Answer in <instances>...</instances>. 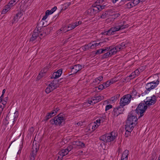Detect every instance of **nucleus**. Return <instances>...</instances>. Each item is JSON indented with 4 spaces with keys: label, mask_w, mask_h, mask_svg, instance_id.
I'll return each mask as SVG.
<instances>
[{
    "label": "nucleus",
    "mask_w": 160,
    "mask_h": 160,
    "mask_svg": "<svg viewBox=\"0 0 160 160\" xmlns=\"http://www.w3.org/2000/svg\"><path fill=\"white\" fill-rule=\"evenodd\" d=\"M21 16V12H19L18 13L16 14L12 20V23H13L15 22H17L18 21V17H20Z\"/></svg>",
    "instance_id": "412c9836"
},
{
    "label": "nucleus",
    "mask_w": 160,
    "mask_h": 160,
    "mask_svg": "<svg viewBox=\"0 0 160 160\" xmlns=\"http://www.w3.org/2000/svg\"><path fill=\"white\" fill-rule=\"evenodd\" d=\"M157 100L156 97L153 95L152 97H151V99H149V100H147L144 102H145L146 104L148 106H150L151 105L154 104Z\"/></svg>",
    "instance_id": "4468645a"
},
{
    "label": "nucleus",
    "mask_w": 160,
    "mask_h": 160,
    "mask_svg": "<svg viewBox=\"0 0 160 160\" xmlns=\"http://www.w3.org/2000/svg\"><path fill=\"white\" fill-rule=\"evenodd\" d=\"M117 133H116L114 132H112L104 134L101 136L99 139L104 142H110L114 141L117 137Z\"/></svg>",
    "instance_id": "f03ea898"
},
{
    "label": "nucleus",
    "mask_w": 160,
    "mask_h": 160,
    "mask_svg": "<svg viewBox=\"0 0 160 160\" xmlns=\"http://www.w3.org/2000/svg\"><path fill=\"white\" fill-rule=\"evenodd\" d=\"M57 7L56 6H54L53 8L50 10H47L46 12L48 14V15L52 14L57 9Z\"/></svg>",
    "instance_id": "a878e982"
},
{
    "label": "nucleus",
    "mask_w": 160,
    "mask_h": 160,
    "mask_svg": "<svg viewBox=\"0 0 160 160\" xmlns=\"http://www.w3.org/2000/svg\"><path fill=\"white\" fill-rule=\"evenodd\" d=\"M97 78L98 80V81H99V82H100V81H101L102 80L103 77L102 76H100L98 77Z\"/></svg>",
    "instance_id": "e2e57ef3"
},
{
    "label": "nucleus",
    "mask_w": 160,
    "mask_h": 160,
    "mask_svg": "<svg viewBox=\"0 0 160 160\" xmlns=\"http://www.w3.org/2000/svg\"><path fill=\"white\" fill-rule=\"evenodd\" d=\"M104 98V97L103 96H95L92 98V100L94 101V103H96L101 101Z\"/></svg>",
    "instance_id": "dca6fc26"
},
{
    "label": "nucleus",
    "mask_w": 160,
    "mask_h": 160,
    "mask_svg": "<svg viewBox=\"0 0 160 160\" xmlns=\"http://www.w3.org/2000/svg\"><path fill=\"white\" fill-rule=\"evenodd\" d=\"M128 26V24L124 25L123 24L122 25H119L117 26V27H112L111 28L112 32H113V34L115 33V32L116 31H118L120 30L123 29L124 28H127Z\"/></svg>",
    "instance_id": "ddd939ff"
},
{
    "label": "nucleus",
    "mask_w": 160,
    "mask_h": 160,
    "mask_svg": "<svg viewBox=\"0 0 160 160\" xmlns=\"http://www.w3.org/2000/svg\"><path fill=\"white\" fill-rule=\"evenodd\" d=\"M110 100H111V101H112L113 102H115L116 101V99L115 98V97H114V96L113 97H112L111 98Z\"/></svg>",
    "instance_id": "0e129e2a"
},
{
    "label": "nucleus",
    "mask_w": 160,
    "mask_h": 160,
    "mask_svg": "<svg viewBox=\"0 0 160 160\" xmlns=\"http://www.w3.org/2000/svg\"><path fill=\"white\" fill-rule=\"evenodd\" d=\"M100 122L103 123L105 121V118L103 117H100L99 118Z\"/></svg>",
    "instance_id": "5fc2aeb1"
},
{
    "label": "nucleus",
    "mask_w": 160,
    "mask_h": 160,
    "mask_svg": "<svg viewBox=\"0 0 160 160\" xmlns=\"http://www.w3.org/2000/svg\"><path fill=\"white\" fill-rule=\"evenodd\" d=\"M73 148V147L72 145H70L69 146H68L66 148V149L68 150V152L70 151H71Z\"/></svg>",
    "instance_id": "3c124183"
},
{
    "label": "nucleus",
    "mask_w": 160,
    "mask_h": 160,
    "mask_svg": "<svg viewBox=\"0 0 160 160\" xmlns=\"http://www.w3.org/2000/svg\"><path fill=\"white\" fill-rule=\"evenodd\" d=\"M159 83V81L158 79L156 81H153L147 83L146 86L147 90L150 91L154 88Z\"/></svg>",
    "instance_id": "1a4fd4ad"
},
{
    "label": "nucleus",
    "mask_w": 160,
    "mask_h": 160,
    "mask_svg": "<svg viewBox=\"0 0 160 160\" xmlns=\"http://www.w3.org/2000/svg\"><path fill=\"white\" fill-rule=\"evenodd\" d=\"M102 35H108V32L107 31H105L103 32H102Z\"/></svg>",
    "instance_id": "69168bd1"
},
{
    "label": "nucleus",
    "mask_w": 160,
    "mask_h": 160,
    "mask_svg": "<svg viewBox=\"0 0 160 160\" xmlns=\"http://www.w3.org/2000/svg\"><path fill=\"white\" fill-rule=\"evenodd\" d=\"M56 72L58 74V76L60 77L62 73V69H60L58 70Z\"/></svg>",
    "instance_id": "a19ab883"
},
{
    "label": "nucleus",
    "mask_w": 160,
    "mask_h": 160,
    "mask_svg": "<svg viewBox=\"0 0 160 160\" xmlns=\"http://www.w3.org/2000/svg\"><path fill=\"white\" fill-rule=\"evenodd\" d=\"M72 26H73V28H75L77 26H78V23L77 22H75L73 23H72Z\"/></svg>",
    "instance_id": "052dcab7"
},
{
    "label": "nucleus",
    "mask_w": 160,
    "mask_h": 160,
    "mask_svg": "<svg viewBox=\"0 0 160 160\" xmlns=\"http://www.w3.org/2000/svg\"><path fill=\"white\" fill-rule=\"evenodd\" d=\"M104 0H97L93 4H95V6L96 5H98V4L102 3L103 2Z\"/></svg>",
    "instance_id": "f704fd0d"
},
{
    "label": "nucleus",
    "mask_w": 160,
    "mask_h": 160,
    "mask_svg": "<svg viewBox=\"0 0 160 160\" xmlns=\"http://www.w3.org/2000/svg\"><path fill=\"white\" fill-rule=\"evenodd\" d=\"M75 144L77 146H79L80 148H83L85 147V144L82 142L80 141H77L75 142Z\"/></svg>",
    "instance_id": "b1692460"
},
{
    "label": "nucleus",
    "mask_w": 160,
    "mask_h": 160,
    "mask_svg": "<svg viewBox=\"0 0 160 160\" xmlns=\"http://www.w3.org/2000/svg\"><path fill=\"white\" fill-rule=\"evenodd\" d=\"M111 48L110 47H106L105 48H104L103 49L104 50V52H105L108 51L109 49Z\"/></svg>",
    "instance_id": "8fccbe9b"
},
{
    "label": "nucleus",
    "mask_w": 160,
    "mask_h": 160,
    "mask_svg": "<svg viewBox=\"0 0 160 160\" xmlns=\"http://www.w3.org/2000/svg\"><path fill=\"white\" fill-rule=\"evenodd\" d=\"M128 154L129 151L127 150H125L122 154L121 160H128Z\"/></svg>",
    "instance_id": "6ab92c4d"
},
{
    "label": "nucleus",
    "mask_w": 160,
    "mask_h": 160,
    "mask_svg": "<svg viewBox=\"0 0 160 160\" xmlns=\"http://www.w3.org/2000/svg\"><path fill=\"white\" fill-rule=\"evenodd\" d=\"M140 2H141L140 0H133L132 3L133 4V5H134V6H135L137 5Z\"/></svg>",
    "instance_id": "c9c22d12"
},
{
    "label": "nucleus",
    "mask_w": 160,
    "mask_h": 160,
    "mask_svg": "<svg viewBox=\"0 0 160 160\" xmlns=\"http://www.w3.org/2000/svg\"><path fill=\"white\" fill-rule=\"evenodd\" d=\"M120 96V95L119 94H117L115 96H114V97H115V99L117 100L118 99Z\"/></svg>",
    "instance_id": "680f3d73"
},
{
    "label": "nucleus",
    "mask_w": 160,
    "mask_h": 160,
    "mask_svg": "<svg viewBox=\"0 0 160 160\" xmlns=\"http://www.w3.org/2000/svg\"><path fill=\"white\" fill-rule=\"evenodd\" d=\"M38 36H39L38 32L34 31L30 39V41L33 42L37 38Z\"/></svg>",
    "instance_id": "aec40b11"
},
{
    "label": "nucleus",
    "mask_w": 160,
    "mask_h": 160,
    "mask_svg": "<svg viewBox=\"0 0 160 160\" xmlns=\"http://www.w3.org/2000/svg\"><path fill=\"white\" fill-rule=\"evenodd\" d=\"M107 31L108 32V35H111L114 34L113 32H112L111 28L109 30H108Z\"/></svg>",
    "instance_id": "864d4df0"
},
{
    "label": "nucleus",
    "mask_w": 160,
    "mask_h": 160,
    "mask_svg": "<svg viewBox=\"0 0 160 160\" xmlns=\"http://www.w3.org/2000/svg\"><path fill=\"white\" fill-rule=\"evenodd\" d=\"M134 73L136 74V75L138 76L140 73V70L138 69H136L134 71Z\"/></svg>",
    "instance_id": "6e6d98bb"
},
{
    "label": "nucleus",
    "mask_w": 160,
    "mask_h": 160,
    "mask_svg": "<svg viewBox=\"0 0 160 160\" xmlns=\"http://www.w3.org/2000/svg\"><path fill=\"white\" fill-rule=\"evenodd\" d=\"M94 101L92 100V98H91V100H88V102L89 104H95V103H93Z\"/></svg>",
    "instance_id": "4d7b16f0"
},
{
    "label": "nucleus",
    "mask_w": 160,
    "mask_h": 160,
    "mask_svg": "<svg viewBox=\"0 0 160 160\" xmlns=\"http://www.w3.org/2000/svg\"><path fill=\"white\" fill-rule=\"evenodd\" d=\"M110 82V84H111L114 83V82H116L117 80H115V78H113L110 79V80H109Z\"/></svg>",
    "instance_id": "09e8293b"
},
{
    "label": "nucleus",
    "mask_w": 160,
    "mask_h": 160,
    "mask_svg": "<svg viewBox=\"0 0 160 160\" xmlns=\"http://www.w3.org/2000/svg\"><path fill=\"white\" fill-rule=\"evenodd\" d=\"M37 154V153H36V152H34V150H32L31 153L30 157L35 158L36 155Z\"/></svg>",
    "instance_id": "72a5a7b5"
},
{
    "label": "nucleus",
    "mask_w": 160,
    "mask_h": 160,
    "mask_svg": "<svg viewBox=\"0 0 160 160\" xmlns=\"http://www.w3.org/2000/svg\"><path fill=\"white\" fill-rule=\"evenodd\" d=\"M90 48L89 46V44L88 45H85L84 47H83V49L84 51H86L87 49Z\"/></svg>",
    "instance_id": "c03bdc74"
},
{
    "label": "nucleus",
    "mask_w": 160,
    "mask_h": 160,
    "mask_svg": "<svg viewBox=\"0 0 160 160\" xmlns=\"http://www.w3.org/2000/svg\"><path fill=\"white\" fill-rule=\"evenodd\" d=\"M47 71L46 69H44V70H42L38 76L37 78L38 79H40L41 77H42L44 76V74Z\"/></svg>",
    "instance_id": "5701e85b"
},
{
    "label": "nucleus",
    "mask_w": 160,
    "mask_h": 160,
    "mask_svg": "<svg viewBox=\"0 0 160 160\" xmlns=\"http://www.w3.org/2000/svg\"><path fill=\"white\" fill-rule=\"evenodd\" d=\"M136 76V74L134 73V72L132 73L129 75V77L132 78H134Z\"/></svg>",
    "instance_id": "de8ad7c7"
},
{
    "label": "nucleus",
    "mask_w": 160,
    "mask_h": 160,
    "mask_svg": "<svg viewBox=\"0 0 160 160\" xmlns=\"http://www.w3.org/2000/svg\"><path fill=\"white\" fill-rule=\"evenodd\" d=\"M95 5V4H93L92 7L87 10V13L88 15L93 17L98 12V8Z\"/></svg>",
    "instance_id": "9d476101"
},
{
    "label": "nucleus",
    "mask_w": 160,
    "mask_h": 160,
    "mask_svg": "<svg viewBox=\"0 0 160 160\" xmlns=\"http://www.w3.org/2000/svg\"><path fill=\"white\" fill-rule=\"evenodd\" d=\"M19 1V0H11L8 3L9 5L10 4L11 6H13L18 2Z\"/></svg>",
    "instance_id": "c756f323"
},
{
    "label": "nucleus",
    "mask_w": 160,
    "mask_h": 160,
    "mask_svg": "<svg viewBox=\"0 0 160 160\" xmlns=\"http://www.w3.org/2000/svg\"><path fill=\"white\" fill-rule=\"evenodd\" d=\"M53 90L49 86H48L45 90V92L47 93H49Z\"/></svg>",
    "instance_id": "7c9ffc66"
},
{
    "label": "nucleus",
    "mask_w": 160,
    "mask_h": 160,
    "mask_svg": "<svg viewBox=\"0 0 160 160\" xmlns=\"http://www.w3.org/2000/svg\"><path fill=\"white\" fill-rule=\"evenodd\" d=\"M54 111H52L51 112L48 113L47 115L45 117L44 119L42 120V121H47L49 119L52 117H53L55 115Z\"/></svg>",
    "instance_id": "f3484780"
},
{
    "label": "nucleus",
    "mask_w": 160,
    "mask_h": 160,
    "mask_svg": "<svg viewBox=\"0 0 160 160\" xmlns=\"http://www.w3.org/2000/svg\"><path fill=\"white\" fill-rule=\"evenodd\" d=\"M96 6L97 8H98V11L99 12L102 10L105 9L106 7V5H104V4L102 5H96Z\"/></svg>",
    "instance_id": "bb28decb"
},
{
    "label": "nucleus",
    "mask_w": 160,
    "mask_h": 160,
    "mask_svg": "<svg viewBox=\"0 0 160 160\" xmlns=\"http://www.w3.org/2000/svg\"><path fill=\"white\" fill-rule=\"evenodd\" d=\"M99 83V82H98V80L97 78L95 79L94 81L93 82V84L95 85L97 84H98Z\"/></svg>",
    "instance_id": "603ef678"
},
{
    "label": "nucleus",
    "mask_w": 160,
    "mask_h": 160,
    "mask_svg": "<svg viewBox=\"0 0 160 160\" xmlns=\"http://www.w3.org/2000/svg\"><path fill=\"white\" fill-rule=\"evenodd\" d=\"M147 108V105L146 104L145 102H141L137 107L135 110L136 112L138 114H140L138 118L142 117L143 115V113L146 110Z\"/></svg>",
    "instance_id": "20e7f679"
},
{
    "label": "nucleus",
    "mask_w": 160,
    "mask_h": 160,
    "mask_svg": "<svg viewBox=\"0 0 160 160\" xmlns=\"http://www.w3.org/2000/svg\"><path fill=\"white\" fill-rule=\"evenodd\" d=\"M39 33V36H43L44 37L47 34L44 31L42 32H39V33Z\"/></svg>",
    "instance_id": "49530a36"
},
{
    "label": "nucleus",
    "mask_w": 160,
    "mask_h": 160,
    "mask_svg": "<svg viewBox=\"0 0 160 160\" xmlns=\"http://www.w3.org/2000/svg\"><path fill=\"white\" fill-rule=\"evenodd\" d=\"M74 28H73V26H72V24H69L68 27H65L63 28H61L60 29V30L61 31H62L63 33H65L70 31V30L73 29Z\"/></svg>",
    "instance_id": "2eb2a0df"
},
{
    "label": "nucleus",
    "mask_w": 160,
    "mask_h": 160,
    "mask_svg": "<svg viewBox=\"0 0 160 160\" xmlns=\"http://www.w3.org/2000/svg\"><path fill=\"white\" fill-rule=\"evenodd\" d=\"M48 15V14L45 12V15L43 17L42 20H45L47 18Z\"/></svg>",
    "instance_id": "13d9d810"
},
{
    "label": "nucleus",
    "mask_w": 160,
    "mask_h": 160,
    "mask_svg": "<svg viewBox=\"0 0 160 160\" xmlns=\"http://www.w3.org/2000/svg\"><path fill=\"white\" fill-rule=\"evenodd\" d=\"M112 56L110 52H106L102 56V58H107L108 57H110Z\"/></svg>",
    "instance_id": "c85d7f7f"
},
{
    "label": "nucleus",
    "mask_w": 160,
    "mask_h": 160,
    "mask_svg": "<svg viewBox=\"0 0 160 160\" xmlns=\"http://www.w3.org/2000/svg\"><path fill=\"white\" fill-rule=\"evenodd\" d=\"M8 11H7V10H6V9L4 8L2 10V14H5Z\"/></svg>",
    "instance_id": "338daca9"
},
{
    "label": "nucleus",
    "mask_w": 160,
    "mask_h": 160,
    "mask_svg": "<svg viewBox=\"0 0 160 160\" xmlns=\"http://www.w3.org/2000/svg\"><path fill=\"white\" fill-rule=\"evenodd\" d=\"M18 114V112H15L14 113V114H16L15 116L10 115L9 116H7L5 120V121H6V122H5V124L7 125L9 123H12V125H13L16 121L17 120L18 115H17V116H16Z\"/></svg>",
    "instance_id": "0eeeda50"
},
{
    "label": "nucleus",
    "mask_w": 160,
    "mask_h": 160,
    "mask_svg": "<svg viewBox=\"0 0 160 160\" xmlns=\"http://www.w3.org/2000/svg\"><path fill=\"white\" fill-rule=\"evenodd\" d=\"M82 66L79 64L75 65L72 67L71 68V72L72 73L69 74V75H71L76 74L77 73H79L80 71L82 69Z\"/></svg>",
    "instance_id": "9b49d317"
},
{
    "label": "nucleus",
    "mask_w": 160,
    "mask_h": 160,
    "mask_svg": "<svg viewBox=\"0 0 160 160\" xmlns=\"http://www.w3.org/2000/svg\"><path fill=\"white\" fill-rule=\"evenodd\" d=\"M112 106L111 105H107L106 106L105 108V110L106 111L109 110L110 108H112Z\"/></svg>",
    "instance_id": "a18cd8bd"
},
{
    "label": "nucleus",
    "mask_w": 160,
    "mask_h": 160,
    "mask_svg": "<svg viewBox=\"0 0 160 160\" xmlns=\"http://www.w3.org/2000/svg\"><path fill=\"white\" fill-rule=\"evenodd\" d=\"M63 78H61L59 79L54 80L51 82L49 85L54 90L57 87V84L59 82H61L63 81Z\"/></svg>",
    "instance_id": "f8f14e48"
},
{
    "label": "nucleus",
    "mask_w": 160,
    "mask_h": 160,
    "mask_svg": "<svg viewBox=\"0 0 160 160\" xmlns=\"http://www.w3.org/2000/svg\"><path fill=\"white\" fill-rule=\"evenodd\" d=\"M137 92L136 90L134 88L133 89L132 91L131 92L129 95H131V98L133 99V98H135V96L137 95Z\"/></svg>",
    "instance_id": "cd10ccee"
},
{
    "label": "nucleus",
    "mask_w": 160,
    "mask_h": 160,
    "mask_svg": "<svg viewBox=\"0 0 160 160\" xmlns=\"http://www.w3.org/2000/svg\"><path fill=\"white\" fill-rule=\"evenodd\" d=\"M68 152H69L66 148L65 149L62 150L59 152V153L61 156L63 157L64 156L67 155L68 153Z\"/></svg>",
    "instance_id": "4be33fe9"
},
{
    "label": "nucleus",
    "mask_w": 160,
    "mask_h": 160,
    "mask_svg": "<svg viewBox=\"0 0 160 160\" xmlns=\"http://www.w3.org/2000/svg\"><path fill=\"white\" fill-rule=\"evenodd\" d=\"M127 44L124 42L117 45L115 48H111L109 52L112 55L115 54L117 52L125 48Z\"/></svg>",
    "instance_id": "39448f33"
},
{
    "label": "nucleus",
    "mask_w": 160,
    "mask_h": 160,
    "mask_svg": "<svg viewBox=\"0 0 160 160\" xmlns=\"http://www.w3.org/2000/svg\"><path fill=\"white\" fill-rule=\"evenodd\" d=\"M108 12L106 11L105 12H103L101 15L100 18L104 19L108 17Z\"/></svg>",
    "instance_id": "393cba45"
},
{
    "label": "nucleus",
    "mask_w": 160,
    "mask_h": 160,
    "mask_svg": "<svg viewBox=\"0 0 160 160\" xmlns=\"http://www.w3.org/2000/svg\"><path fill=\"white\" fill-rule=\"evenodd\" d=\"M137 117L133 115L132 112H130L128 115L125 125V130L128 131L129 134L134 128V127L137 124Z\"/></svg>",
    "instance_id": "f257e3e1"
},
{
    "label": "nucleus",
    "mask_w": 160,
    "mask_h": 160,
    "mask_svg": "<svg viewBox=\"0 0 160 160\" xmlns=\"http://www.w3.org/2000/svg\"><path fill=\"white\" fill-rule=\"evenodd\" d=\"M102 43V42H100L97 43L95 41H93L92 42H91L89 43V46L90 48H93L99 45L101 46V44Z\"/></svg>",
    "instance_id": "a211bd4d"
},
{
    "label": "nucleus",
    "mask_w": 160,
    "mask_h": 160,
    "mask_svg": "<svg viewBox=\"0 0 160 160\" xmlns=\"http://www.w3.org/2000/svg\"><path fill=\"white\" fill-rule=\"evenodd\" d=\"M103 53H104V50L103 49H100L96 51L95 54H99Z\"/></svg>",
    "instance_id": "473e14b6"
},
{
    "label": "nucleus",
    "mask_w": 160,
    "mask_h": 160,
    "mask_svg": "<svg viewBox=\"0 0 160 160\" xmlns=\"http://www.w3.org/2000/svg\"><path fill=\"white\" fill-rule=\"evenodd\" d=\"M133 5L132 2H129L127 4V6L128 8H131L134 6V5Z\"/></svg>",
    "instance_id": "58836bf2"
},
{
    "label": "nucleus",
    "mask_w": 160,
    "mask_h": 160,
    "mask_svg": "<svg viewBox=\"0 0 160 160\" xmlns=\"http://www.w3.org/2000/svg\"><path fill=\"white\" fill-rule=\"evenodd\" d=\"M2 104L4 105H5L7 103V101H5V99H4L3 100H2Z\"/></svg>",
    "instance_id": "774afa93"
},
{
    "label": "nucleus",
    "mask_w": 160,
    "mask_h": 160,
    "mask_svg": "<svg viewBox=\"0 0 160 160\" xmlns=\"http://www.w3.org/2000/svg\"><path fill=\"white\" fill-rule=\"evenodd\" d=\"M103 84L104 85L105 88L108 87L111 85L109 80L106 82L103 83Z\"/></svg>",
    "instance_id": "ea45409f"
},
{
    "label": "nucleus",
    "mask_w": 160,
    "mask_h": 160,
    "mask_svg": "<svg viewBox=\"0 0 160 160\" xmlns=\"http://www.w3.org/2000/svg\"><path fill=\"white\" fill-rule=\"evenodd\" d=\"M157 158L155 156L152 155L151 157L150 160H156Z\"/></svg>",
    "instance_id": "bf43d9fd"
},
{
    "label": "nucleus",
    "mask_w": 160,
    "mask_h": 160,
    "mask_svg": "<svg viewBox=\"0 0 160 160\" xmlns=\"http://www.w3.org/2000/svg\"><path fill=\"white\" fill-rule=\"evenodd\" d=\"M39 145L38 144V146H36V147L35 148V146L33 145V147L32 148V149L34 150V152H36V153H37V151L38 150L39 148Z\"/></svg>",
    "instance_id": "4c0bfd02"
},
{
    "label": "nucleus",
    "mask_w": 160,
    "mask_h": 160,
    "mask_svg": "<svg viewBox=\"0 0 160 160\" xmlns=\"http://www.w3.org/2000/svg\"><path fill=\"white\" fill-rule=\"evenodd\" d=\"M124 106H120L114 108L112 112V114L114 117H117L119 114L123 113L124 109L123 108Z\"/></svg>",
    "instance_id": "6e6552de"
},
{
    "label": "nucleus",
    "mask_w": 160,
    "mask_h": 160,
    "mask_svg": "<svg viewBox=\"0 0 160 160\" xmlns=\"http://www.w3.org/2000/svg\"><path fill=\"white\" fill-rule=\"evenodd\" d=\"M62 113H60L53 118L50 120V122L52 125H60L65 120V118L62 116Z\"/></svg>",
    "instance_id": "7ed1b4c3"
},
{
    "label": "nucleus",
    "mask_w": 160,
    "mask_h": 160,
    "mask_svg": "<svg viewBox=\"0 0 160 160\" xmlns=\"http://www.w3.org/2000/svg\"><path fill=\"white\" fill-rule=\"evenodd\" d=\"M99 126V125H98V123H95L94 125H93L92 126V130H95L97 128L98 126Z\"/></svg>",
    "instance_id": "37998d69"
},
{
    "label": "nucleus",
    "mask_w": 160,
    "mask_h": 160,
    "mask_svg": "<svg viewBox=\"0 0 160 160\" xmlns=\"http://www.w3.org/2000/svg\"><path fill=\"white\" fill-rule=\"evenodd\" d=\"M59 77L58 76V74L56 73V72H54L52 75V76L51 78H54L56 79L59 78Z\"/></svg>",
    "instance_id": "2f4dec72"
},
{
    "label": "nucleus",
    "mask_w": 160,
    "mask_h": 160,
    "mask_svg": "<svg viewBox=\"0 0 160 160\" xmlns=\"http://www.w3.org/2000/svg\"><path fill=\"white\" fill-rule=\"evenodd\" d=\"M98 89L102 90L104 88H105V87L103 83L102 84L100 85L98 87Z\"/></svg>",
    "instance_id": "79ce46f5"
},
{
    "label": "nucleus",
    "mask_w": 160,
    "mask_h": 160,
    "mask_svg": "<svg viewBox=\"0 0 160 160\" xmlns=\"http://www.w3.org/2000/svg\"><path fill=\"white\" fill-rule=\"evenodd\" d=\"M131 98V96L129 94H127L123 96L120 99V106H124L128 104L130 102Z\"/></svg>",
    "instance_id": "423d86ee"
},
{
    "label": "nucleus",
    "mask_w": 160,
    "mask_h": 160,
    "mask_svg": "<svg viewBox=\"0 0 160 160\" xmlns=\"http://www.w3.org/2000/svg\"><path fill=\"white\" fill-rule=\"evenodd\" d=\"M12 6H11V5L10 4L9 5V3H8V4L7 5H6L4 8L6 9V10H7V11H9L11 8L12 7Z\"/></svg>",
    "instance_id": "e433bc0d"
}]
</instances>
